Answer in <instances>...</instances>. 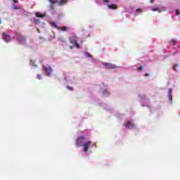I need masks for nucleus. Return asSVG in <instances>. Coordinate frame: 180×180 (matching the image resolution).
<instances>
[{
    "label": "nucleus",
    "mask_w": 180,
    "mask_h": 180,
    "mask_svg": "<svg viewBox=\"0 0 180 180\" xmlns=\"http://www.w3.org/2000/svg\"><path fill=\"white\" fill-rule=\"evenodd\" d=\"M126 127H128V129H133L134 127L133 123L131 122L128 121V122L126 124Z\"/></svg>",
    "instance_id": "obj_8"
},
{
    "label": "nucleus",
    "mask_w": 180,
    "mask_h": 180,
    "mask_svg": "<svg viewBox=\"0 0 180 180\" xmlns=\"http://www.w3.org/2000/svg\"><path fill=\"white\" fill-rule=\"evenodd\" d=\"M1 22H2V21L1 20V18H0V24L1 23Z\"/></svg>",
    "instance_id": "obj_34"
},
{
    "label": "nucleus",
    "mask_w": 180,
    "mask_h": 180,
    "mask_svg": "<svg viewBox=\"0 0 180 180\" xmlns=\"http://www.w3.org/2000/svg\"><path fill=\"white\" fill-rule=\"evenodd\" d=\"M49 2H51V4H56V2H57V0H49Z\"/></svg>",
    "instance_id": "obj_18"
},
{
    "label": "nucleus",
    "mask_w": 180,
    "mask_h": 180,
    "mask_svg": "<svg viewBox=\"0 0 180 180\" xmlns=\"http://www.w3.org/2000/svg\"><path fill=\"white\" fill-rule=\"evenodd\" d=\"M141 70H143V67L140 66L138 68V71H141Z\"/></svg>",
    "instance_id": "obj_25"
},
{
    "label": "nucleus",
    "mask_w": 180,
    "mask_h": 180,
    "mask_svg": "<svg viewBox=\"0 0 180 180\" xmlns=\"http://www.w3.org/2000/svg\"><path fill=\"white\" fill-rule=\"evenodd\" d=\"M77 39H78V37L75 33L72 34V37L69 38L70 43V44H75L74 47L81 49L79 44L77 41Z\"/></svg>",
    "instance_id": "obj_1"
},
{
    "label": "nucleus",
    "mask_w": 180,
    "mask_h": 180,
    "mask_svg": "<svg viewBox=\"0 0 180 180\" xmlns=\"http://www.w3.org/2000/svg\"><path fill=\"white\" fill-rule=\"evenodd\" d=\"M145 77H148V73H146V74L145 75Z\"/></svg>",
    "instance_id": "obj_30"
},
{
    "label": "nucleus",
    "mask_w": 180,
    "mask_h": 180,
    "mask_svg": "<svg viewBox=\"0 0 180 180\" xmlns=\"http://www.w3.org/2000/svg\"><path fill=\"white\" fill-rule=\"evenodd\" d=\"M60 30H63V31H65V30H67V27H62L60 28Z\"/></svg>",
    "instance_id": "obj_21"
},
{
    "label": "nucleus",
    "mask_w": 180,
    "mask_h": 180,
    "mask_svg": "<svg viewBox=\"0 0 180 180\" xmlns=\"http://www.w3.org/2000/svg\"><path fill=\"white\" fill-rule=\"evenodd\" d=\"M153 12H157V11H158L159 13H161V11H160V9H158V8H153Z\"/></svg>",
    "instance_id": "obj_15"
},
{
    "label": "nucleus",
    "mask_w": 180,
    "mask_h": 180,
    "mask_svg": "<svg viewBox=\"0 0 180 180\" xmlns=\"http://www.w3.org/2000/svg\"><path fill=\"white\" fill-rule=\"evenodd\" d=\"M176 68H178V65H175L174 66V70L175 71H176Z\"/></svg>",
    "instance_id": "obj_24"
},
{
    "label": "nucleus",
    "mask_w": 180,
    "mask_h": 180,
    "mask_svg": "<svg viewBox=\"0 0 180 180\" xmlns=\"http://www.w3.org/2000/svg\"><path fill=\"white\" fill-rule=\"evenodd\" d=\"M51 26H53V27H56V29H60V28L58 27V26L57 25V24H56L55 22H51Z\"/></svg>",
    "instance_id": "obj_10"
},
{
    "label": "nucleus",
    "mask_w": 180,
    "mask_h": 180,
    "mask_svg": "<svg viewBox=\"0 0 180 180\" xmlns=\"http://www.w3.org/2000/svg\"><path fill=\"white\" fill-rule=\"evenodd\" d=\"M15 36L18 41H19L20 44H26V37H25V36L22 35V34L19 32H16Z\"/></svg>",
    "instance_id": "obj_3"
},
{
    "label": "nucleus",
    "mask_w": 180,
    "mask_h": 180,
    "mask_svg": "<svg viewBox=\"0 0 180 180\" xmlns=\"http://www.w3.org/2000/svg\"><path fill=\"white\" fill-rule=\"evenodd\" d=\"M170 102H172V94L168 95Z\"/></svg>",
    "instance_id": "obj_17"
},
{
    "label": "nucleus",
    "mask_w": 180,
    "mask_h": 180,
    "mask_svg": "<svg viewBox=\"0 0 180 180\" xmlns=\"http://www.w3.org/2000/svg\"><path fill=\"white\" fill-rule=\"evenodd\" d=\"M3 39L6 41V43L11 42V35L6 34V32H3Z\"/></svg>",
    "instance_id": "obj_7"
},
{
    "label": "nucleus",
    "mask_w": 180,
    "mask_h": 180,
    "mask_svg": "<svg viewBox=\"0 0 180 180\" xmlns=\"http://www.w3.org/2000/svg\"><path fill=\"white\" fill-rule=\"evenodd\" d=\"M15 4H18V0H13Z\"/></svg>",
    "instance_id": "obj_27"
},
{
    "label": "nucleus",
    "mask_w": 180,
    "mask_h": 180,
    "mask_svg": "<svg viewBox=\"0 0 180 180\" xmlns=\"http://www.w3.org/2000/svg\"><path fill=\"white\" fill-rule=\"evenodd\" d=\"M67 0H60V1L58 2L59 5H64L65 4H66Z\"/></svg>",
    "instance_id": "obj_11"
},
{
    "label": "nucleus",
    "mask_w": 180,
    "mask_h": 180,
    "mask_svg": "<svg viewBox=\"0 0 180 180\" xmlns=\"http://www.w3.org/2000/svg\"><path fill=\"white\" fill-rule=\"evenodd\" d=\"M136 12H137L138 13L141 12V8H138L136 10Z\"/></svg>",
    "instance_id": "obj_23"
},
{
    "label": "nucleus",
    "mask_w": 180,
    "mask_h": 180,
    "mask_svg": "<svg viewBox=\"0 0 180 180\" xmlns=\"http://www.w3.org/2000/svg\"><path fill=\"white\" fill-rule=\"evenodd\" d=\"M73 47H74V46H69L70 49H72Z\"/></svg>",
    "instance_id": "obj_32"
},
{
    "label": "nucleus",
    "mask_w": 180,
    "mask_h": 180,
    "mask_svg": "<svg viewBox=\"0 0 180 180\" xmlns=\"http://www.w3.org/2000/svg\"><path fill=\"white\" fill-rule=\"evenodd\" d=\"M103 65L105 67L106 70H115V68H117L116 65H113L109 63H104Z\"/></svg>",
    "instance_id": "obj_6"
},
{
    "label": "nucleus",
    "mask_w": 180,
    "mask_h": 180,
    "mask_svg": "<svg viewBox=\"0 0 180 180\" xmlns=\"http://www.w3.org/2000/svg\"><path fill=\"white\" fill-rule=\"evenodd\" d=\"M37 18H44V15H41L40 13H37Z\"/></svg>",
    "instance_id": "obj_12"
},
{
    "label": "nucleus",
    "mask_w": 180,
    "mask_h": 180,
    "mask_svg": "<svg viewBox=\"0 0 180 180\" xmlns=\"http://www.w3.org/2000/svg\"><path fill=\"white\" fill-rule=\"evenodd\" d=\"M108 8H109L110 9H116V5L110 4L108 6Z\"/></svg>",
    "instance_id": "obj_9"
},
{
    "label": "nucleus",
    "mask_w": 180,
    "mask_h": 180,
    "mask_svg": "<svg viewBox=\"0 0 180 180\" xmlns=\"http://www.w3.org/2000/svg\"><path fill=\"white\" fill-rule=\"evenodd\" d=\"M37 78L38 79H43V77L41 76V75H38Z\"/></svg>",
    "instance_id": "obj_19"
},
{
    "label": "nucleus",
    "mask_w": 180,
    "mask_h": 180,
    "mask_svg": "<svg viewBox=\"0 0 180 180\" xmlns=\"http://www.w3.org/2000/svg\"><path fill=\"white\" fill-rule=\"evenodd\" d=\"M150 4H154V0H150Z\"/></svg>",
    "instance_id": "obj_28"
},
{
    "label": "nucleus",
    "mask_w": 180,
    "mask_h": 180,
    "mask_svg": "<svg viewBox=\"0 0 180 180\" xmlns=\"http://www.w3.org/2000/svg\"><path fill=\"white\" fill-rule=\"evenodd\" d=\"M172 89H169L168 95H172Z\"/></svg>",
    "instance_id": "obj_16"
},
{
    "label": "nucleus",
    "mask_w": 180,
    "mask_h": 180,
    "mask_svg": "<svg viewBox=\"0 0 180 180\" xmlns=\"http://www.w3.org/2000/svg\"><path fill=\"white\" fill-rule=\"evenodd\" d=\"M43 70L48 77H53V72H54V70H53V68L50 65H44Z\"/></svg>",
    "instance_id": "obj_2"
},
{
    "label": "nucleus",
    "mask_w": 180,
    "mask_h": 180,
    "mask_svg": "<svg viewBox=\"0 0 180 180\" xmlns=\"http://www.w3.org/2000/svg\"><path fill=\"white\" fill-rule=\"evenodd\" d=\"M81 44H82V41Z\"/></svg>",
    "instance_id": "obj_36"
},
{
    "label": "nucleus",
    "mask_w": 180,
    "mask_h": 180,
    "mask_svg": "<svg viewBox=\"0 0 180 180\" xmlns=\"http://www.w3.org/2000/svg\"><path fill=\"white\" fill-rule=\"evenodd\" d=\"M60 41H63V43H65V39L64 38L60 39Z\"/></svg>",
    "instance_id": "obj_26"
},
{
    "label": "nucleus",
    "mask_w": 180,
    "mask_h": 180,
    "mask_svg": "<svg viewBox=\"0 0 180 180\" xmlns=\"http://www.w3.org/2000/svg\"><path fill=\"white\" fill-rule=\"evenodd\" d=\"M103 2H106V3H108V2H109V1H108V0H103Z\"/></svg>",
    "instance_id": "obj_29"
},
{
    "label": "nucleus",
    "mask_w": 180,
    "mask_h": 180,
    "mask_svg": "<svg viewBox=\"0 0 180 180\" xmlns=\"http://www.w3.org/2000/svg\"><path fill=\"white\" fill-rule=\"evenodd\" d=\"M85 56L89 58H92V56L89 54V52H85Z\"/></svg>",
    "instance_id": "obj_14"
},
{
    "label": "nucleus",
    "mask_w": 180,
    "mask_h": 180,
    "mask_svg": "<svg viewBox=\"0 0 180 180\" xmlns=\"http://www.w3.org/2000/svg\"><path fill=\"white\" fill-rule=\"evenodd\" d=\"M15 9H19V7H15Z\"/></svg>",
    "instance_id": "obj_33"
},
{
    "label": "nucleus",
    "mask_w": 180,
    "mask_h": 180,
    "mask_svg": "<svg viewBox=\"0 0 180 180\" xmlns=\"http://www.w3.org/2000/svg\"><path fill=\"white\" fill-rule=\"evenodd\" d=\"M172 43L173 46H175L176 44V41L172 39Z\"/></svg>",
    "instance_id": "obj_20"
},
{
    "label": "nucleus",
    "mask_w": 180,
    "mask_h": 180,
    "mask_svg": "<svg viewBox=\"0 0 180 180\" xmlns=\"http://www.w3.org/2000/svg\"><path fill=\"white\" fill-rule=\"evenodd\" d=\"M34 23L35 25H39V23H40V20L34 19Z\"/></svg>",
    "instance_id": "obj_13"
},
{
    "label": "nucleus",
    "mask_w": 180,
    "mask_h": 180,
    "mask_svg": "<svg viewBox=\"0 0 180 180\" xmlns=\"http://www.w3.org/2000/svg\"><path fill=\"white\" fill-rule=\"evenodd\" d=\"M33 63V61L32 60L31 62H30V64H32Z\"/></svg>",
    "instance_id": "obj_35"
},
{
    "label": "nucleus",
    "mask_w": 180,
    "mask_h": 180,
    "mask_svg": "<svg viewBox=\"0 0 180 180\" xmlns=\"http://www.w3.org/2000/svg\"><path fill=\"white\" fill-rule=\"evenodd\" d=\"M91 144H92L91 141H86L84 143L82 147L84 148V153H88V150H89V146H91Z\"/></svg>",
    "instance_id": "obj_5"
},
{
    "label": "nucleus",
    "mask_w": 180,
    "mask_h": 180,
    "mask_svg": "<svg viewBox=\"0 0 180 180\" xmlns=\"http://www.w3.org/2000/svg\"><path fill=\"white\" fill-rule=\"evenodd\" d=\"M84 140H85V136H79L76 140V146L77 147H82V146H84Z\"/></svg>",
    "instance_id": "obj_4"
},
{
    "label": "nucleus",
    "mask_w": 180,
    "mask_h": 180,
    "mask_svg": "<svg viewBox=\"0 0 180 180\" xmlns=\"http://www.w3.org/2000/svg\"><path fill=\"white\" fill-rule=\"evenodd\" d=\"M93 146H94V147L96 148V143H94Z\"/></svg>",
    "instance_id": "obj_31"
},
{
    "label": "nucleus",
    "mask_w": 180,
    "mask_h": 180,
    "mask_svg": "<svg viewBox=\"0 0 180 180\" xmlns=\"http://www.w3.org/2000/svg\"><path fill=\"white\" fill-rule=\"evenodd\" d=\"M67 89H69V91H72V87L67 86Z\"/></svg>",
    "instance_id": "obj_22"
}]
</instances>
